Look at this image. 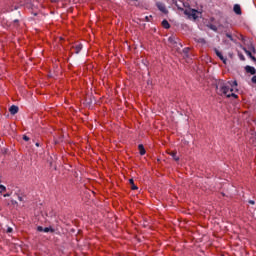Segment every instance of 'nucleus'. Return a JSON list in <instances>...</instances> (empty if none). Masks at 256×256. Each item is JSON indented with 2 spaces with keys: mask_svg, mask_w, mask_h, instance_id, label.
Listing matches in <instances>:
<instances>
[{
  "mask_svg": "<svg viewBox=\"0 0 256 256\" xmlns=\"http://www.w3.org/2000/svg\"><path fill=\"white\" fill-rule=\"evenodd\" d=\"M200 41H201V43H205V39H201Z\"/></svg>",
  "mask_w": 256,
  "mask_h": 256,
  "instance_id": "31",
  "label": "nucleus"
},
{
  "mask_svg": "<svg viewBox=\"0 0 256 256\" xmlns=\"http://www.w3.org/2000/svg\"><path fill=\"white\" fill-rule=\"evenodd\" d=\"M240 59H241V61H245V56L240 55Z\"/></svg>",
  "mask_w": 256,
  "mask_h": 256,
  "instance_id": "27",
  "label": "nucleus"
},
{
  "mask_svg": "<svg viewBox=\"0 0 256 256\" xmlns=\"http://www.w3.org/2000/svg\"><path fill=\"white\" fill-rule=\"evenodd\" d=\"M250 49H251V51H253V53H256L255 46L251 45Z\"/></svg>",
  "mask_w": 256,
  "mask_h": 256,
  "instance_id": "22",
  "label": "nucleus"
},
{
  "mask_svg": "<svg viewBox=\"0 0 256 256\" xmlns=\"http://www.w3.org/2000/svg\"><path fill=\"white\" fill-rule=\"evenodd\" d=\"M14 23H19V20H17V19H16V20H14Z\"/></svg>",
  "mask_w": 256,
  "mask_h": 256,
  "instance_id": "32",
  "label": "nucleus"
},
{
  "mask_svg": "<svg viewBox=\"0 0 256 256\" xmlns=\"http://www.w3.org/2000/svg\"><path fill=\"white\" fill-rule=\"evenodd\" d=\"M153 18V16H145V21L147 22V23H149V21H151V19Z\"/></svg>",
  "mask_w": 256,
  "mask_h": 256,
  "instance_id": "18",
  "label": "nucleus"
},
{
  "mask_svg": "<svg viewBox=\"0 0 256 256\" xmlns=\"http://www.w3.org/2000/svg\"><path fill=\"white\" fill-rule=\"evenodd\" d=\"M245 71H246V73H250V75L256 74V69L253 66H246Z\"/></svg>",
  "mask_w": 256,
  "mask_h": 256,
  "instance_id": "6",
  "label": "nucleus"
},
{
  "mask_svg": "<svg viewBox=\"0 0 256 256\" xmlns=\"http://www.w3.org/2000/svg\"><path fill=\"white\" fill-rule=\"evenodd\" d=\"M36 147H41V144L39 142L35 143Z\"/></svg>",
  "mask_w": 256,
  "mask_h": 256,
  "instance_id": "28",
  "label": "nucleus"
},
{
  "mask_svg": "<svg viewBox=\"0 0 256 256\" xmlns=\"http://www.w3.org/2000/svg\"><path fill=\"white\" fill-rule=\"evenodd\" d=\"M22 139H23V141H29L30 138L27 135H23Z\"/></svg>",
  "mask_w": 256,
  "mask_h": 256,
  "instance_id": "20",
  "label": "nucleus"
},
{
  "mask_svg": "<svg viewBox=\"0 0 256 256\" xmlns=\"http://www.w3.org/2000/svg\"><path fill=\"white\" fill-rule=\"evenodd\" d=\"M162 27H163L164 29H171V24H169V21L163 20V21H162Z\"/></svg>",
  "mask_w": 256,
  "mask_h": 256,
  "instance_id": "11",
  "label": "nucleus"
},
{
  "mask_svg": "<svg viewBox=\"0 0 256 256\" xmlns=\"http://www.w3.org/2000/svg\"><path fill=\"white\" fill-rule=\"evenodd\" d=\"M129 183L131 185L132 191H137V189H139L137 185H135V181L133 180V178L129 179Z\"/></svg>",
  "mask_w": 256,
  "mask_h": 256,
  "instance_id": "10",
  "label": "nucleus"
},
{
  "mask_svg": "<svg viewBox=\"0 0 256 256\" xmlns=\"http://www.w3.org/2000/svg\"><path fill=\"white\" fill-rule=\"evenodd\" d=\"M183 53H185L187 55V53H189V48H184Z\"/></svg>",
  "mask_w": 256,
  "mask_h": 256,
  "instance_id": "23",
  "label": "nucleus"
},
{
  "mask_svg": "<svg viewBox=\"0 0 256 256\" xmlns=\"http://www.w3.org/2000/svg\"><path fill=\"white\" fill-rule=\"evenodd\" d=\"M4 191H7V187H5L3 184H0V193H3Z\"/></svg>",
  "mask_w": 256,
  "mask_h": 256,
  "instance_id": "16",
  "label": "nucleus"
},
{
  "mask_svg": "<svg viewBox=\"0 0 256 256\" xmlns=\"http://www.w3.org/2000/svg\"><path fill=\"white\" fill-rule=\"evenodd\" d=\"M9 111H10V114H11V115H17V113H19V107H18V106H15V105H12V106L9 108Z\"/></svg>",
  "mask_w": 256,
  "mask_h": 256,
  "instance_id": "7",
  "label": "nucleus"
},
{
  "mask_svg": "<svg viewBox=\"0 0 256 256\" xmlns=\"http://www.w3.org/2000/svg\"><path fill=\"white\" fill-rule=\"evenodd\" d=\"M169 155L172 156L174 161H179V156H177V152H170Z\"/></svg>",
  "mask_w": 256,
  "mask_h": 256,
  "instance_id": "13",
  "label": "nucleus"
},
{
  "mask_svg": "<svg viewBox=\"0 0 256 256\" xmlns=\"http://www.w3.org/2000/svg\"><path fill=\"white\" fill-rule=\"evenodd\" d=\"M138 149H139L140 155H145L146 151H145V147L143 146V144L138 145Z\"/></svg>",
  "mask_w": 256,
  "mask_h": 256,
  "instance_id": "12",
  "label": "nucleus"
},
{
  "mask_svg": "<svg viewBox=\"0 0 256 256\" xmlns=\"http://www.w3.org/2000/svg\"><path fill=\"white\" fill-rule=\"evenodd\" d=\"M207 28L211 29V31H215V32H217V30H218L217 27L215 25H213V24H208Z\"/></svg>",
  "mask_w": 256,
  "mask_h": 256,
  "instance_id": "14",
  "label": "nucleus"
},
{
  "mask_svg": "<svg viewBox=\"0 0 256 256\" xmlns=\"http://www.w3.org/2000/svg\"><path fill=\"white\" fill-rule=\"evenodd\" d=\"M4 197H11V194L6 193V194H4Z\"/></svg>",
  "mask_w": 256,
  "mask_h": 256,
  "instance_id": "29",
  "label": "nucleus"
},
{
  "mask_svg": "<svg viewBox=\"0 0 256 256\" xmlns=\"http://www.w3.org/2000/svg\"><path fill=\"white\" fill-rule=\"evenodd\" d=\"M18 200H19V201H23V197L18 196Z\"/></svg>",
  "mask_w": 256,
  "mask_h": 256,
  "instance_id": "30",
  "label": "nucleus"
},
{
  "mask_svg": "<svg viewBox=\"0 0 256 256\" xmlns=\"http://www.w3.org/2000/svg\"><path fill=\"white\" fill-rule=\"evenodd\" d=\"M14 9H15V10H17V9H18V7H17V6H15V7H14Z\"/></svg>",
  "mask_w": 256,
  "mask_h": 256,
  "instance_id": "33",
  "label": "nucleus"
},
{
  "mask_svg": "<svg viewBox=\"0 0 256 256\" xmlns=\"http://www.w3.org/2000/svg\"><path fill=\"white\" fill-rule=\"evenodd\" d=\"M177 41H179V38L175 37V36H170L168 38V42L171 44V45H177Z\"/></svg>",
  "mask_w": 256,
  "mask_h": 256,
  "instance_id": "8",
  "label": "nucleus"
},
{
  "mask_svg": "<svg viewBox=\"0 0 256 256\" xmlns=\"http://www.w3.org/2000/svg\"><path fill=\"white\" fill-rule=\"evenodd\" d=\"M6 233H13V228L8 227L7 230H6Z\"/></svg>",
  "mask_w": 256,
  "mask_h": 256,
  "instance_id": "21",
  "label": "nucleus"
},
{
  "mask_svg": "<svg viewBox=\"0 0 256 256\" xmlns=\"http://www.w3.org/2000/svg\"><path fill=\"white\" fill-rule=\"evenodd\" d=\"M184 15H187L188 19H194V21H197V19H199V15H201V12L196 9H186L184 11Z\"/></svg>",
  "mask_w": 256,
  "mask_h": 256,
  "instance_id": "2",
  "label": "nucleus"
},
{
  "mask_svg": "<svg viewBox=\"0 0 256 256\" xmlns=\"http://www.w3.org/2000/svg\"><path fill=\"white\" fill-rule=\"evenodd\" d=\"M81 49H83V45L79 44L75 46V53H80Z\"/></svg>",
  "mask_w": 256,
  "mask_h": 256,
  "instance_id": "15",
  "label": "nucleus"
},
{
  "mask_svg": "<svg viewBox=\"0 0 256 256\" xmlns=\"http://www.w3.org/2000/svg\"><path fill=\"white\" fill-rule=\"evenodd\" d=\"M37 231H40V232L43 231L44 233H49V232L53 233V230L51 229V227L43 228V226H38Z\"/></svg>",
  "mask_w": 256,
  "mask_h": 256,
  "instance_id": "5",
  "label": "nucleus"
},
{
  "mask_svg": "<svg viewBox=\"0 0 256 256\" xmlns=\"http://www.w3.org/2000/svg\"><path fill=\"white\" fill-rule=\"evenodd\" d=\"M214 51L217 57H219L220 61H222L224 65H227V58L223 57V53H221V51H219L217 48H215Z\"/></svg>",
  "mask_w": 256,
  "mask_h": 256,
  "instance_id": "4",
  "label": "nucleus"
},
{
  "mask_svg": "<svg viewBox=\"0 0 256 256\" xmlns=\"http://www.w3.org/2000/svg\"><path fill=\"white\" fill-rule=\"evenodd\" d=\"M226 37H227L228 39H230V41H235V40L233 39V35H231V33H226Z\"/></svg>",
  "mask_w": 256,
  "mask_h": 256,
  "instance_id": "17",
  "label": "nucleus"
},
{
  "mask_svg": "<svg viewBox=\"0 0 256 256\" xmlns=\"http://www.w3.org/2000/svg\"><path fill=\"white\" fill-rule=\"evenodd\" d=\"M251 81H252V83L256 84V75L252 77Z\"/></svg>",
  "mask_w": 256,
  "mask_h": 256,
  "instance_id": "24",
  "label": "nucleus"
},
{
  "mask_svg": "<svg viewBox=\"0 0 256 256\" xmlns=\"http://www.w3.org/2000/svg\"><path fill=\"white\" fill-rule=\"evenodd\" d=\"M156 7L159 9V11H161V13H164L165 15L169 13V10H167V7L162 2H157Z\"/></svg>",
  "mask_w": 256,
  "mask_h": 256,
  "instance_id": "3",
  "label": "nucleus"
},
{
  "mask_svg": "<svg viewBox=\"0 0 256 256\" xmlns=\"http://www.w3.org/2000/svg\"><path fill=\"white\" fill-rule=\"evenodd\" d=\"M250 205H255V202L253 200H249L248 202Z\"/></svg>",
  "mask_w": 256,
  "mask_h": 256,
  "instance_id": "26",
  "label": "nucleus"
},
{
  "mask_svg": "<svg viewBox=\"0 0 256 256\" xmlns=\"http://www.w3.org/2000/svg\"><path fill=\"white\" fill-rule=\"evenodd\" d=\"M250 59H252V61H256V58L253 56V54L250 56Z\"/></svg>",
  "mask_w": 256,
  "mask_h": 256,
  "instance_id": "25",
  "label": "nucleus"
},
{
  "mask_svg": "<svg viewBox=\"0 0 256 256\" xmlns=\"http://www.w3.org/2000/svg\"><path fill=\"white\" fill-rule=\"evenodd\" d=\"M244 52L246 53V55H248V57H251V51L247 50L246 48H244Z\"/></svg>",
  "mask_w": 256,
  "mask_h": 256,
  "instance_id": "19",
  "label": "nucleus"
},
{
  "mask_svg": "<svg viewBox=\"0 0 256 256\" xmlns=\"http://www.w3.org/2000/svg\"><path fill=\"white\" fill-rule=\"evenodd\" d=\"M233 11L234 13H236V15H241V6L239 4H235L233 7Z\"/></svg>",
  "mask_w": 256,
  "mask_h": 256,
  "instance_id": "9",
  "label": "nucleus"
},
{
  "mask_svg": "<svg viewBox=\"0 0 256 256\" xmlns=\"http://www.w3.org/2000/svg\"><path fill=\"white\" fill-rule=\"evenodd\" d=\"M237 88V81H224L219 80L216 83V91L218 95H221L224 97H234V99H237V94L233 93L235 89Z\"/></svg>",
  "mask_w": 256,
  "mask_h": 256,
  "instance_id": "1",
  "label": "nucleus"
}]
</instances>
